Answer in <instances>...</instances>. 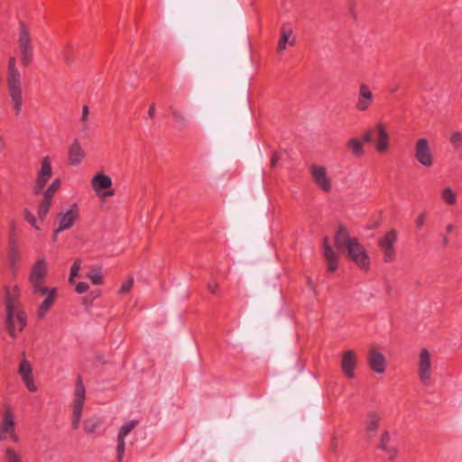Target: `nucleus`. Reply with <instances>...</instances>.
Listing matches in <instances>:
<instances>
[{
    "instance_id": "1",
    "label": "nucleus",
    "mask_w": 462,
    "mask_h": 462,
    "mask_svg": "<svg viewBox=\"0 0 462 462\" xmlns=\"http://www.w3.org/2000/svg\"><path fill=\"white\" fill-rule=\"evenodd\" d=\"M335 243L337 248L342 253L346 252L349 258L357 266L364 270L368 269L370 261L365 249L358 243L356 238L351 237L345 228H338L335 236Z\"/></svg>"
},
{
    "instance_id": "2",
    "label": "nucleus",
    "mask_w": 462,
    "mask_h": 462,
    "mask_svg": "<svg viewBox=\"0 0 462 462\" xmlns=\"http://www.w3.org/2000/svg\"><path fill=\"white\" fill-rule=\"evenodd\" d=\"M5 326L9 335L15 338L17 333L26 326V315L23 310L22 303L11 295H5Z\"/></svg>"
},
{
    "instance_id": "3",
    "label": "nucleus",
    "mask_w": 462,
    "mask_h": 462,
    "mask_svg": "<svg viewBox=\"0 0 462 462\" xmlns=\"http://www.w3.org/2000/svg\"><path fill=\"white\" fill-rule=\"evenodd\" d=\"M6 83L14 109L18 116L23 107V89L22 76L17 69L15 57L9 59Z\"/></svg>"
},
{
    "instance_id": "4",
    "label": "nucleus",
    "mask_w": 462,
    "mask_h": 462,
    "mask_svg": "<svg viewBox=\"0 0 462 462\" xmlns=\"http://www.w3.org/2000/svg\"><path fill=\"white\" fill-rule=\"evenodd\" d=\"M47 273L48 264L45 259L42 258L32 265L29 275V282L33 293L44 294L47 291V287L44 286Z\"/></svg>"
},
{
    "instance_id": "5",
    "label": "nucleus",
    "mask_w": 462,
    "mask_h": 462,
    "mask_svg": "<svg viewBox=\"0 0 462 462\" xmlns=\"http://www.w3.org/2000/svg\"><path fill=\"white\" fill-rule=\"evenodd\" d=\"M310 173L313 183L321 191L329 193L333 189V180L326 166L312 164L310 166Z\"/></svg>"
},
{
    "instance_id": "6",
    "label": "nucleus",
    "mask_w": 462,
    "mask_h": 462,
    "mask_svg": "<svg viewBox=\"0 0 462 462\" xmlns=\"http://www.w3.org/2000/svg\"><path fill=\"white\" fill-rule=\"evenodd\" d=\"M397 241V234L394 229L389 230L378 241V245L383 254V259L385 263H392L396 257V251L393 246Z\"/></svg>"
},
{
    "instance_id": "7",
    "label": "nucleus",
    "mask_w": 462,
    "mask_h": 462,
    "mask_svg": "<svg viewBox=\"0 0 462 462\" xmlns=\"http://www.w3.org/2000/svg\"><path fill=\"white\" fill-rule=\"evenodd\" d=\"M79 217V209L76 204L70 205L69 208L62 209L58 214L59 226L55 229V233H60L74 226Z\"/></svg>"
},
{
    "instance_id": "8",
    "label": "nucleus",
    "mask_w": 462,
    "mask_h": 462,
    "mask_svg": "<svg viewBox=\"0 0 462 462\" xmlns=\"http://www.w3.org/2000/svg\"><path fill=\"white\" fill-rule=\"evenodd\" d=\"M18 44L21 52V61L23 66H28L32 59V49L29 30L23 23L20 25Z\"/></svg>"
},
{
    "instance_id": "9",
    "label": "nucleus",
    "mask_w": 462,
    "mask_h": 462,
    "mask_svg": "<svg viewBox=\"0 0 462 462\" xmlns=\"http://www.w3.org/2000/svg\"><path fill=\"white\" fill-rule=\"evenodd\" d=\"M85 402V386L80 378L78 379L73 400L72 424L74 429L79 428Z\"/></svg>"
},
{
    "instance_id": "10",
    "label": "nucleus",
    "mask_w": 462,
    "mask_h": 462,
    "mask_svg": "<svg viewBox=\"0 0 462 462\" xmlns=\"http://www.w3.org/2000/svg\"><path fill=\"white\" fill-rule=\"evenodd\" d=\"M431 374V356L428 349L422 348L419 356L418 374L424 385L430 384Z\"/></svg>"
},
{
    "instance_id": "11",
    "label": "nucleus",
    "mask_w": 462,
    "mask_h": 462,
    "mask_svg": "<svg viewBox=\"0 0 462 462\" xmlns=\"http://www.w3.org/2000/svg\"><path fill=\"white\" fill-rule=\"evenodd\" d=\"M91 186L95 192L101 198L114 195V191L110 189L112 180L109 176L98 172L91 180Z\"/></svg>"
},
{
    "instance_id": "12",
    "label": "nucleus",
    "mask_w": 462,
    "mask_h": 462,
    "mask_svg": "<svg viewBox=\"0 0 462 462\" xmlns=\"http://www.w3.org/2000/svg\"><path fill=\"white\" fill-rule=\"evenodd\" d=\"M357 366V355L355 350L348 349L342 354L340 367L343 374L353 379L356 376L355 371Z\"/></svg>"
},
{
    "instance_id": "13",
    "label": "nucleus",
    "mask_w": 462,
    "mask_h": 462,
    "mask_svg": "<svg viewBox=\"0 0 462 462\" xmlns=\"http://www.w3.org/2000/svg\"><path fill=\"white\" fill-rule=\"evenodd\" d=\"M414 154L418 162L425 167H430L433 163L432 154L429 147V142L420 138L417 141Z\"/></svg>"
},
{
    "instance_id": "14",
    "label": "nucleus",
    "mask_w": 462,
    "mask_h": 462,
    "mask_svg": "<svg viewBox=\"0 0 462 462\" xmlns=\"http://www.w3.org/2000/svg\"><path fill=\"white\" fill-rule=\"evenodd\" d=\"M374 134H376L375 150L380 153H384L389 149L390 136L386 126L382 123L374 125Z\"/></svg>"
},
{
    "instance_id": "15",
    "label": "nucleus",
    "mask_w": 462,
    "mask_h": 462,
    "mask_svg": "<svg viewBox=\"0 0 462 462\" xmlns=\"http://www.w3.org/2000/svg\"><path fill=\"white\" fill-rule=\"evenodd\" d=\"M51 161L49 156L43 157L42 161V167L40 171L38 172L37 178H36V192H40L43 187L45 186L46 182L51 179L52 174L51 170Z\"/></svg>"
},
{
    "instance_id": "16",
    "label": "nucleus",
    "mask_w": 462,
    "mask_h": 462,
    "mask_svg": "<svg viewBox=\"0 0 462 462\" xmlns=\"http://www.w3.org/2000/svg\"><path fill=\"white\" fill-rule=\"evenodd\" d=\"M374 95L369 87L365 84H361L356 103V108L360 111L367 110L373 104Z\"/></svg>"
},
{
    "instance_id": "17",
    "label": "nucleus",
    "mask_w": 462,
    "mask_h": 462,
    "mask_svg": "<svg viewBox=\"0 0 462 462\" xmlns=\"http://www.w3.org/2000/svg\"><path fill=\"white\" fill-rule=\"evenodd\" d=\"M322 251L323 257L327 263L328 271L329 273H334L338 267V256L332 246L329 245L328 237L323 239Z\"/></svg>"
},
{
    "instance_id": "18",
    "label": "nucleus",
    "mask_w": 462,
    "mask_h": 462,
    "mask_svg": "<svg viewBox=\"0 0 462 462\" xmlns=\"http://www.w3.org/2000/svg\"><path fill=\"white\" fill-rule=\"evenodd\" d=\"M19 374L23 379V382L24 383L26 388L30 392H36L37 387L34 384L33 382V376H32V365L29 363V361L25 358H23L21 361L20 366H19Z\"/></svg>"
},
{
    "instance_id": "19",
    "label": "nucleus",
    "mask_w": 462,
    "mask_h": 462,
    "mask_svg": "<svg viewBox=\"0 0 462 462\" xmlns=\"http://www.w3.org/2000/svg\"><path fill=\"white\" fill-rule=\"evenodd\" d=\"M367 362L370 368L377 373L383 374L385 371V359L382 353L375 349H371L367 356Z\"/></svg>"
},
{
    "instance_id": "20",
    "label": "nucleus",
    "mask_w": 462,
    "mask_h": 462,
    "mask_svg": "<svg viewBox=\"0 0 462 462\" xmlns=\"http://www.w3.org/2000/svg\"><path fill=\"white\" fill-rule=\"evenodd\" d=\"M86 153L78 139H74L69 148V161L72 165H79L85 158Z\"/></svg>"
},
{
    "instance_id": "21",
    "label": "nucleus",
    "mask_w": 462,
    "mask_h": 462,
    "mask_svg": "<svg viewBox=\"0 0 462 462\" xmlns=\"http://www.w3.org/2000/svg\"><path fill=\"white\" fill-rule=\"evenodd\" d=\"M346 148L356 158H361L365 154L364 142L356 137L346 141Z\"/></svg>"
},
{
    "instance_id": "22",
    "label": "nucleus",
    "mask_w": 462,
    "mask_h": 462,
    "mask_svg": "<svg viewBox=\"0 0 462 462\" xmlns=\"http://www.w3.org/2000/svg\"><path fill=\"white\" fill-rule=\"evenodd\" d=\"M43 295H46V299L41 303V305L39 306V316L41 318H42L46 312L50 310V308L51 307L56 296H57V289L56 288H51V289H49L47 288V291L43 294Z\"/></svg>"
},
{
    "instance_id": "23",
    "label": "nucleus",
    "mask_w": 462,
    "mask_h": 462,
    "mask_svg": "<svg viewBox=\"0 0 462 462\" xmlns=\"http://www.w3.org/2000/svg\"><path fill=\"white\" fill-rule=\"evenodd\" d=\"M13 431H14V414L10 411H6L0 424V432L6 437L7 434H13Z\"/></svg>"
},
{
    "instance_id": "24",
    "label": "nucleus",
    "mask_w": 462,
    "mask_h": 462,
    "mask_svg": "<svg viewBox=\"0 0 462 462\" xmlns=\"http://www.w3.org/2000/svg\"><path fill=\"white\" fill-rule=\"evenodd\" d=\"M86 276L91 281L93 284L100 285L103 283L102 268L99 265H92Z\"/></svg>"
},
{
    "instance_id": "25",
    "label": "nucleus",
    "mask_w": 462,
    "mask_h": 462,
    "mask_svg": "<svg viewBox=\"0 0 462 462\" xmlns=\"http://www.w3.org/2000/svg\"><path fill=\"white\" fill-rule=\"evenodd\" d=\"M380 422V417L375 412H371L368 415V419L366 421V430L370 437H373L375 435L378 426Z\"/></svg>"
},
{
    "instance_id": "26",
    "label": "nucleus",
    "mask_w": 462,
    "mask_h": 462,
    "mask_svg": "<svg viewBox=\"0 0 462 462\" xmlns=\"http://www.w3.org/2000/svg\"><path fill=\"white\" fill-rule=\"evenodd\" d=\"M137 426V421L130 420L125 422L119 430L118 439H125V437Z\"/></svg>"
},
{
    "instance_id": "27",
    "label": "nucleus",
    "mask_w": 462,
    "mask_h": 462,
    "mask_svg": "<svg viewBox=\"0 0 462 462\" xmlns=\"http://www.w3.org/2000/svg\"><path fill=\"white\" fill-rule=\"evenodd\" d=\"M101 421L98 418L92 417L84 421V430L88 433H93L99 428Z\"/></svg>"
},
{
    "instance_id": "28",
    "label": "nucleus",
    "mask_w": 462,
    "mask_h": 462,
    "mask_svg": "<svg viewBox=\"0 0 462 462\" xmlns=\"http://www.w3.org/2000/svg\"><path fill=\"white\" fill-rule=\"evenodd\" d=\"M5 462H23L22 456L13 448H6L5 450Z\"/></svg>"
},
{
    "instance_id": "29",
    "label": "nucleus",
    "mask_w": 462,
    "mask_h": 462,
    "mask_svg": "<svg viewBox=\"0 0 462 462\" xmlns=\"http://www.w3.org/2000/svg\"><path fill=\"white\" fill-rule=\"evenodd\" d=\"M441 199L445 203H447L448 205L455 204L456 200H457L456 194L453 192V190L450 188H445L442 190Z\"/></svg>"
},
{
    "instance_id": "30",
    "label": "nucleus",
    "mask_w": 462,
    "mask_h": 462,
    "mask_svg": "<svg viewBox=\"0 0 462 462\" xmlns=\"http://www.w3.org/2000/svg\"><path fill=\"white\" fill-rule=\"evenodd\" d=\"M51 205V199L44 198L40 203L38 208V216L42 219L48 214L50 207Z\"/></svg>"
},
{
    "instance_id": "31",
    "label": "nucleus",
    "mask_w": 462,
    "mask_h": 462,
    "mask_svg": "<svg viewBox=\"0 0 462 462\" xmlns=\"http://www.w3.org/2000/svg\"><path fill=\"white\" fill-rule=\"evenodd\" d=\"M60 186V180L59 179L54 180L51 184L44 192V198L51 199L54 193L59 189Z\"/></svg>"
},
{
    "instance_id": "32",
    "label": "nucleus",
    "mask_w": 462,
    "mask_h": 462,
    "mask_svg": "<svg viewBox=\"0 0 462 462\" xmlns=\"http://www.w3.org/2000/svg\"><path fill=\"white\" fill-rule=\"evenodd\" d=\"M81 268V261L77 259L70 268V273L69 277V283H74V279L79 275V271Z\"/></svg>"
},
{
    "instance_id": "33",
    "label": "nucleus",
    "mask_w": 462,
    "mask_h": 462,
    "mask_svg": "<svg viewBox=\"0 0 462 462\" xmlns=\"http://www.w3.org/2000/svg\"><path fill=\"white\" fill-rule=\"evenodd\" d=\"M134 278L130 276L121 286L119 290L120 294H127L134 286Z\"/></svg>"
},
{
    "instance_id": "34",
    "label": "nucleus",
    "mask_w": 462,
    "mask_h": 462,
    "mask_svg": "<svg viewBox=\"0 0 462 462\" xmlns=\"http://www.w3.org/2000/svg\"><path fill=\"white\" fill-rule=\"evenodd\" d=\"M125 439H121L117 438L116 451H117V460H118V462H122L123 457H124V453H125Z\"/></svg>"
},
{
    "instance_id": "35",
    "label": "nucleus",
    "mask_w": 462,
    "mask_h": 462,
    "mask_svg": "<svg viewBox=\"0 0 462 462\" xmlns=\"http://www.w3.org/2000/svg\"><path fill=\"white\" fill-rule=\"evenodd\" d=\"M172 116L182 126L186 125L188 123L187 116L179 111L173 110Z\"/></svg>"
},
{
    "instance_id": "36",
    "label": "nucleus",
    "mask_w": 462,
    "mask_h": 462,
    "mask_svg": "<svg viewBox=\"0 0 462 462\" xmlns=\"http://www.w3.org/2000/svg\"><path fill=\"white\" fill-rule=\"evenodd\" d=\"M450 142L456 148L462 147V134L459 132L454 133L450 137Z\"/></svg>"
},
{
    "instance_id": "37",
    "label": "nucleus",
    "mask_w": 462,
    "mask_h": 462,
    "mask_svg": "<svg viewBox=\"0 0 462 462\" xmlns=\"http://www.w3.org/2000/svg\"><path fill=\"white\" fill-rule=\"evenodd\" d=\"M88 114H89L88 106H84L82 108V115H81V118H80V122L82 123V127L84 130L88 129Z\"/></svg>"
},
{
    "instance_id": "38",
    "label": "nucleus",
    "mask_w": 462,
    "mask_h": 462,
    "mask_svg": "<svg viewBox=\"0 0 462 462\" xmlns=\"http://www.w3.org/2000/svg\"><path fill=\"white\" fill-rule=\"evenodd\" d=\"M19 260V254L18 251L15 248H11L9 252V261L11 263V266L14 268L17 262Z\"/></svg>"
},
{
    "instance_id": "39",
    "label": "nucleus",
    "mask_w": 462,
    "mask_h": 462,
    "mask_svg": "<svg viewBox=\"0 0 462 462\" xmlns=\"http://www.w3.org/2000/svg\"><path fill=\"white\" fill-rule=\"evenodd\" d=\"M389 441H390V435L387 431H384L381 437V440L379 443V448H381L382 450H387Z\"/></svg>"
},
{
    "instance_id": "40",
    "label": "nucleus",
    "mask_w": 462,
    "mask_h": 462,
    "mask_svg": "<svg viewBox=\"0 0 462 462\" xmlns=\"http://www.w3.org/2000/svg\"><path fill=\"white\" fill-rule=\"evenodd\" d=\"M24 218L35 229H37V230L40 229V227L36 225V218L32 216V214L28 209H24Z\"/></svg>"
},
{
    "instance_id": "41",
    "label": "nucleus",
    "mask_w": 462,
    "mask_h": 462,
    "mask_svg": "<svg viewBox=\"0 0 462 462\" xmlns=\"http://www.w3.org/2000/svg\"><path fill=\"white\" fill-rule=\"evenodd\" d=\"M287 41H288V35L285 32V29L282 28V38L279 42V44H278V51H284L286 49V43H287Z\"/></svg>"
},
{
    "instance_id": "42",
    "label": "nucleus",
    "mask_w": 462,
    "mask_h": 462,
    "mask_svg": "<svg viewBox=\"0 0 462 462\" xmlns=\"http://www.w3.org/2000/svg\"><path fill=\"white\" fill-rule=\"evenodd\" d=\"M374 134V128H371V129H367L364 134H363V138H362V142H364V144L366 143H370L372 142V139H373V134Z\"/></svg>"
},
{
    "instance_id": "43",
    "label": "nucleus",
    "mask_w": 462,
    "mask_h": 462,
    "mask_svg": "<svg viewBox=\"0 0 462 462\" xmlns=\"http://www.w3.org/2000/svg\"><path fill=\"white\" fill-rule=\"evenodd\" d=\"M89 286L86 282H79L76 285V291L79 294L86 292L88 290Z\"/></svg>"
},
{
    "instance_id": "44",
    "label": "nucleus",
    "mask_w": 462,
    "mask_h": 462,
    "mask_svg": "<svg viewBox=\"0 0 462 462\" xmlns=\"http://www.w3.org/2000/svg\"><path fill=\"white\" fill-rule=\"evenodd\" d=\"M425 219H426V214L425 213H421L418 218L416 219V226L419 227V228H421L425 223Z\"/></svg>"
},
{
    "instance_id": "45",
    "label": "nucleus",
    "mask_w": 462,
    "mask_h": 462,
    "mask_svg": "<svg viewBox=\"0 0 462 462\" xmlns=\"http://www.w3.org/2000/svg\"><path fill=\"white\" fill-rule=\"evenodd\" d=\"M389 457L390 459H393L397 454V451L394 448L387 447V450H383Z\"/></svg>"
},
{
    "instance_id": "46",
    "label": "nucleus",
    "mask_w": 462,
    "mask_h": 462,
    "mask_svg": "<svg viewBox=\"0 0 462 462\" xmlns=\"http://www.w3.org/2000/svg\"><path fill=\"white\" fill-rule=\"evenodd\" d=\"M8 293L13 295V296H14L17 299V300H19V293H20V291H19V288L18 287H14L13 292L7 291L6 295Z\"/></svg>"
},
{
    "instance_id": "47",
    "label": "nucleus",
    "mask_w": 462,
    "mask_h": 462,
    "mask_svg": "<svg viewBox=\"0 0 462 462\" xmlns=\"http://www.w3.org/2000/svg\"><path fill=\"white\" fill-rule=\"evenodd\" d=\"M148 114L151 117H153L154 116V114H155V106L154 105H152L148 110Z\"/></svg>"
},
{
    "instance_id": "48",
    "label": "nucleus",
    "mask_w": 462,
    "mask_h": 462,
    "mask_svg": "<svg viewBox=\"0 0 462 462\" xmlns=\"http://www.w3.org/2000/svg\"><path fill=\"white\" fill-rule=\"evenodd\" d=\"M10 435V438L12 439L13 441L14 442H17L18 441V437L17 435L14 433V431H13V434H9Z\"/></svg>"
},
{
    "instance_id": "49",
    "label": "nucleus",
    "mask_w": 462,
    "mask_h": 462,
    "mask_svg": "<svg viewBox=\"0 0 462 462\" xmlns=\"http://www.w3.org/2000/svg\"><path fill=\"white\" fill-rule=\"evenodd\" d=\"M277 161H278V157H277V156H275V155H274V156H273V158H272V162H271V164H272V166H273V167H274V166H275V164H276Z\"/></svg>"
},
{
    "instance_id": "50",
    "label": "nucleus",
    "mask_w": 462,
    "mask_h": 462,
    "mask_svg": "<svg viewBox=\"0 0 462 462\" xmlns=\"http://www.w3.org/2000/svg\"><path fill=\"white\" fill-rule=\"evenodd\" d=\"M208 289H209L213 293H215V292H216V290H217V285H211V284H208Z\"/></svg>"
},
{
    "instance_id": "51",
    "label": "nucleus",
    "mask_w": 462,
    "mask_h": 462,
    "mask_svg": "<svg viewBox=\"0 0 462 462\" xmlns=\"http://www.w3.org/2000/svg\"><path fill=\"white\" fill-rule=\"evenodd\" d=\"M454 226L452 225L448 226L447 230L448 232H451L453 230Z\"/></svg>"
},
{
    "instance_id": "52",
    "label": "nucleus",
    "mask_w": 462,
    "mask_h": 462,
    "mask_svg": "<svg viewBox=\"0 0 462 462\" xmlns=\"http://www.w3.org/2000/svg\"><path fill=\"white\" fill-rule=\"evenodd\" d=\"M5 438L6 437L3 433L0 432V441L4 440Z\"/></svg>"
},
{
    "instance_id": "53",
    "label": "nucleus",
    "mask_w": 462,
    "mask_h": 462,
    "mask_svg": "<svg viewBox=\"0 0 462 462\" xmlns=\"http://www.w3.org/2000/svg\"><path fill=\"white\" fill-rule=\"evenodd\" d=\"M58 234H59V233H55V232H54V235H53V241H56V240H57V238H58Z\"/></svg>"
},
{
    "instance_id": "54",
    "label": "nucleus",
    "mask_w": 462,
    "mask_h": 462,
    "mask_svg": "<svg viewBox=\"0 0 462 462\" xmlns=\"http://www.w3.org/2000/svg\"><path fill=\"white\" fill-rule=\"evenodd\" d=\"M11 227H12V229H14V222H11Z\"/></svg>"
}]
</instances>
